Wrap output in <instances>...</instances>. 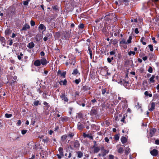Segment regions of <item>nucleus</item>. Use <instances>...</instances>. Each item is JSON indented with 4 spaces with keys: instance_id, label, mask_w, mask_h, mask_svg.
<instances>
[{
    "instance_id": "obj_62",
    "label": "nucleus",
    "mask_w": 159,
    "mask_h": 159,
    "mask_svg": "<svg viewBox=\"0 0 159 159\" xmlns=\"http://www.w3.org/2000/svg\"><path fill=\"white\" fill-rule=\"evenodd\" d=\"M27 131V130H22L21 131V134L23 135L25 134L26 133Z\"/></svg>"
},
{
    "instance_id": "obj_53",
    "label": "nucleus",
    "mask_w": 159,
    "mask_h": 159,
    "mask_svg": "<svg viewBox=\"0 0 159 159\" xmlns=\"http://www.w3.org/2000/svg\"><path fill=\"white\" fill-rule=\"evenodd\" d=\"M128 54L129 56H131L132 54H133L134 55L135 54V51H130L128 52Z\"/></svg>"
},
{
    "instance_id": "obj_64",
    "label": "nucleus",
    "mask_w": 159,
    "mask_h": 159,
    "mask_svg": "<svg viewBox=\"0 0 159 159\" xmlns=\"http://www.w3.org/2000/svg\"><path fill=\"white\" fill-rule=\"evenodd\" d=\"M28 3H29L28 1H27V0L25 1H24V2H23V4L25 6L28 5Z\"/></svg>"
},
{
    "instance_id": "obj_6",
    "label": "nucleus",
    "mask_w": 159,
    "mask_h": 159,
    "mask_svg": "<svg viewBox=\"0 0 159 159\" xmlns=\"http://www.w3.org/2000/svg\"><path fill=\"white\" fill-rule=\"evenodd\" d=\"M60 98L62 100H64L65 102H67L69 99L66 95L65 93H62L61 95L60 96Z\"/></svg>"
},
{
    "instance_id": "obj_55",
    "label": "nucleus",
    "mask_w": 159,
    "mask_h": 159,
    "mask_svg": "<svg viewBox=\"0 0 159 159\" xmlns=\"http://www.w3.org/2000/svg\"><path fill=\"white\" fill-rule=\"evenodd\" d=\"M12 115L11 114H8L7 113H6L5 114V116L7 118H9L11 117L12 116Z\"/></svg>"
},
{
    "instance_id": "obj_11",
    "label": "nucleus",
    "mask_w": 159,
    "mask_h": 159,
    "mask_svg": "<svg viewBox=\"0 0 159 159\" xmlns=\"http://www.w3.org/2000/svg\"><path fill=\"white\" fill-rule=\"evenodd\" d=\"M74 147L76 148H79L80 144L78 140H75L73 142Z\"/></svg>"
},
{
    "instance_id": "obj_46",
    "label": "nucleus",
    "mask_w": 159,
    "mask_h": 159,
    "mask_svg": "<svg viewBox=\"0 0 159 159\" xmlns=\"http://www.w3.org/2000/svg\"><path fill=\"white\" fill-rule=\"evenodd\" d=\"M120 44H127V42H126L125 39H123L120 42Z\"/></svg>"
},
{
    "instance_id": "obj_28",
    "label": "nucleus",
    "mask_w": 159,
    "mask_h": 159,
    "mask_svg": "<svg viewBox=\"0 0 159 159\" xmlns=\"http://www.w3.org/2000/svg\"><path fill=\"white\" fill-rule=\"evenodd\" d=\"M58 151L59 152L61 156H64L63 155V148L61 147L59 148L58 149Z\"/></svg>"
},
{
    "instance_id": "obj_27",
    "label": "nucleus",
    "mask_w": 159,
    "mask_h": 159,
    "mask_svg": "<svg viewBox=\"0 0 159 159\" xmlns=\"http://www.w3.org/2000/svg\"><path fill=\"white\" fill-rule=\"evenodd\" d=\"M67 81L65 79L64 80H61L59 82V84L60 85H66L67 84Z\"/></svg>"
},
{
    "instance_id": "obj_19",
    "label": "nucleus",
    "mask_w": 159,
    "mask_h": 159,
    "mask_svg": "<svg viewBox=\"0 0 159 159\" xmlns=\"http://www.w3.org/2000/svg\"><path fill=\"white\" fill-rule=\"evenodd\" d=\"M34 65L36 66H40L41 62L40 60H35L34 62Z\"/></svg>"
},
{
    "instance_id": "obj_49",
    "label": "nucleus",
    "mask_w": 159,
    "mask_h": 159,
    "mask_svg": "<svg viewBox=\"0 0 159 159\" xmlns=\"http://www.w3.org/2000/svg\"><path fill=\"white\" fill-rule=\"evenodd\" d=\"M39 101L37 100V101H35L34 102L33 104H34V105L37 106L39 104V105L40 104V103H39Z\"/></svg>"
},
{
    "instance_id": "obj_63",
    "label": "nucleus",
    "mask_w": 159,
    "mask_h": 159,
    "mask_svg": "<svg viewBox=\"0 0 159 159\" xmlns=\"http://www.w3.org/2000/svg\"><path fill=\"white\" fill-rule=\"evenodd\" d=\"M66 75V72H63L62 73H61V76H62L64 78L65 77Z\"/></svg>"
},
{
    "instance_id": "obj_26",
    "label": "nucleus",
    "mask_w": 159,
    "mask_h": 159,
    "mask_svg": "<svg viewBox=\"0 0 159 159\" xmlns=\"http://www.w3.org/2000/svg\"><path fill=\"white\" fill-rule=\"evenodd\" d=\"M34 47V44L33 42H30L27 45V47L30 48L31 49Z\"/></svg>"
},
{
    "instance_id": "obj_54",
    "label": "nucleus",
    "mask_w": 159,
    "mask_h": 159,
    "mask_svg": "<svg viewBox=\"0 0 159 159\" xmlns=\"http://www.w3.org/2000/svg\"><path fill=\"white\" fill-rule=\"evenodd\" d=\"M148 47L150 49V50L151 51H152L153 50V45L151 44L149 45H148Z\"/></svg>"
},
{
    "instance_id": "obj_17",
    "label": "nucleus",
    "mask_w": 159,
    "mask_h": 159,
    "mask_svg": "<svg viewBox=\"0 0 159 159\" xmlns=\"http://www.w3.org/2000/svg\"><path fill=\"white\" fill-rule=\"evenodd\" d=\"M69 60L70 61L69 62V63L70 65H73V66L75 65L76 62V60L75 58H71L69 59Z\"/></svg>"
},
{
    "instance_id": "obj_3",
    "label": "nucleus",
    "mask_w": 159,
    "mask_h": 159,
    "mask_svg": "<svg viewBox=\"0 0 159 159\" xmlns=\"http://www.w3.org/2000/svg\"><path fill=\"white\" fill-rule=\"evenodd\" d=\"M120 83L121 85H123L127 89H129L130 86V84L128 81H126L124 80H120Z\"/></svg>"
},
{
    "instance_id": "obj_37",
    "label": "nucleus",
    "mask_w": 159,
    "mask_h": 159,
    "mask_svg": "<svg viewBox=\"0 0 159 159\" xmlns=\"http://www.w3.org/2000/svg\"><path fill=\"white\" fill-rule=\"evenodd\" d=\"M16 82V80H12L11 81H10L9 82H7V83H9L10 84V85H11L12 87H13L14 86L15 83Z\"/></svg>"
},
{
    "instance_id": "obj_58",
    "label": "nucleus",
    "mask_w": 159,
    "mask_h": 159,
    "mask_svg": "<svg viewBox=\"0 0 159 159\" xmlns=\"http://www.w3.org/2000/svg\"><path fill=\"white\" fill-rule=\"evenodd\" d=\"M30 25L32 26H34L35 25V22L33 20H31L30 21Z\"/></svg>"
},
{
    "instance_id": "obj_30",
    "label": "nucleus",
    "mask_w": 159,
    "mask_h": 159,
    "mask_svg": "<svg viewBox=\"0 0 159 159\" xmlns=\"http://www.w3.org/2000/svg\"><path fill=\"white\" fill-rule=\"evenodd\" d=\"M39 28L41 30H43V29H45L46 27L44 25L42 24H40L39 26Z\"/></svg>"
},
{
    "instance_id": "obj_18",
    "label": "nucleus",
    "mask_w": 159,
    "mask_h": 159,
    "mask_svg": "<svg viewBox=\"0 0 159 159\" xmlns=\"http://www.w3.org/2000/svg\"><path fill=\"white\" fill-rule=\"evenodd\" d=\"M156 131V129L155 128H152L151 129L150 132V134L151 137H152L155 134Z\"/></svg>"
},
{
    "instance_id": "obj_33",
    "label": "nucleus",
    "mask_w": 159,
    "mask_h": 159,
    "mask_svg": "<svg viewBox=\"0 0 159 159\" xmlns=\"http://www.w3.org/2000/svg\"><path fill=\"white\" fill-rule=\"evenodd\" d=\"M149 60L151 61L152 60V59L154 58V54L153 53H149Z\"/></svg>"
},
{
    "instance_id": "obj_51",
    "label": "nucleus",
    "mask_w": 159,
    "mask_h": 159,
    "mask_svg": "<svg viewBox=\"0 0 159 159\" xmlns=\"http://www.w3.org/2000/svg\"><path fill=\"white\" fill-rule=\"evenodd\" d=\"M132 36H129V39L127 40V44H128L129 43H131V40L132 39Z\"/></svg>"
},
{
    "instance_id": "obj_8",
    "label": "nucleus",
    "mask_w": 159,
    "mask_h": 159,
    "mask_svg": "<svg viewBox=\"0 0 159 159\" xmlns=\"http://www.w3.org/2000/svg\"><path fill=\"white\" fill-rule=\"evenodd\" d=\"M150 153L153 156H156L158 154V151L157 149H153L152 150L150 151Z\"/></svg>"
},
{
    "instance_id": "obj_1",
    "label": "nucleus",
    "mask_w": 159,
    "mask_h": 159,
    "mask_svg": "<svg viewBox=\"0 0 159 159\" xmlns=\"http://www.w3.org/2000/svg\"><path fill=\"white\" fill-rule=\"evenodd\" d=\"M71 31V30H70ZM71 31H65L62 32L61 34V38L63 40H69L72 37Z\"/></svg>"
},
{
    "instance_id": "obj_47",
    "label": "nucleus",
    "mask_w": 159,
    "mask_h": 159,
    "mask_svg": "<svg viewBox=\"0 0 159 159\" xmlns=\"http://www.w3.org/2000/svg\"><path fill=\"white\" fill-rule=\"evenodd\" d=\"M23 56V54L22 53H20V55H18L17 57V58L19 59V60L22 61V56Z\"/></svg>"
},
{
    "instance_id": "obj_35",
    "label": "nucleus",
    "mask_w": 159,
    "mask_h": 159,
    "mask_svg": "<svg viewBox=\"0 0 159 159\" xmlns=\"http://www.w3.org/2000/svg\"><path fill=\"white\" fill-rule=\"evenodd\" d=\"M127 115L126 114H125L123 115V116L122 117V118L120 119V121L121 122H122L123 123H125V117H127Z\"/></svg>"
},
{
    "instance_id": "obj_23",
    "label": "nucleus",
    "mask_w": 159,
    "mask_h": 159,
    "mask_svg": "<svg viewBox=\"0 0 159 159\" xmlns=\"http://www.w3.org/2000/svg\"><path fill=\"white\" fill-rule=\"evenodd\" d=\"M121 142L122 144H124L127 141V138L124 136L122 137L120 139Z\"/></svg>"
},
{
    "instance_id": "obj_25",
    "label": "nucleus",
    "mask_w": 159,
    "mask_h": 159,
    "mask_svg": "<svg viewBox=\"0 0 159 159\" xmlns=\"http://www.w3.org/2000/svg\"><path fill=\"white\" fill-rule=\"evenodd\" d=\"M109 16L111 17V18H113L114 16L113 13H112L107 12L106 13V16Z\"/></svg>"
},
{
    "instance_id": "obj_22",
    "label": "nucleus",
    "mask_w": 159,
    "mask_h": 159,
    "mask_svg": "<svg viewBox=\"0 0 159 159\" xmlns=\"http://www.w3.org/2000/svg\"><path fill=\"white\" fill-rule=\"evenodd\" d=\"M57 16V14H52L50 16V18L49 20V22H51L52 20H54L56 19Z\"/></svg>"
},
{
    "instance_id": "obj_61",
    "label": "nucleus",
    "mask_w": 159,
    "mask_h": 159,
    "mask_svg": "<svg viewBox=\"0 0 159 159\" xmlns=\"http://www.w3.org/2000/svg\"><path fill=\"white\" fill-rule=\"evenodd\" d=\"M78 117L79 118H81L83 117V114L81 113H79L78 115Z\"/></svg>"
},
{
    "instance_id": "obj_4",
    "label": "nucleus",
    "mask_w": 159,
    "mask_h": 159,
    "mask_svg": "<svg viewBox=\"0 0 159 159\" xmlns=\"http://www.w3.org/2000/svg\"><path fill=\"white\" fill-rule=\"evenodd\" d=\"M98 112V108L97 107H92L91 110L90 114L91 116H93L97 115Z\"/></svg>"
},
{
    "instance_id": "obj_41",
    "label": "nucleus",
    "mask_w": 159,
    "mask_h": 159,
    "mask_svg": "<svg viewBox=\"0 0 159 159\" xmlns=\"http://www.w3.org/2000/svg\"><path fill=\"white\" fill-rule=\"evenodd\" d=\"M82 89L83 90L85 91H86L87 90H89L91 88L90 87H89L86 86H84L83 87Z\"/></svg>"
},
{
    "instance_id": "obj_24",
    "label": "nucleus",
    "mask_w": 159,
    "mask_h": 159,
    "mask_svg": "<svg viewBox=\"0 0 159 159\" xmlns=\"http://www.w3.org/2000/svg\"><path fill=\"white\" fill-rule=\"evenodd\" d=\"M77 154V157L79 158H81L83 155V153L81 151H78L76 152Z\"/></svg>"
},
{
    "instance_id": "obj_2",
    "label": "nucleus",
    "mask_w": 159,
    "mask_h": 159,
    "mask_svg": "<svg viewBox=\"0 0 159 159\" xmlns=\"http://www.w3.org/2000/svg\"><path fill=\"white\" fill-rule=\"evenodd\" d=\"M10 17H12L16 15V8L13 7L9 8L8 14Z\"/></svg>"
},
{
    "instance_id": "obj_56",
    "label": "nucleus",
    "mask_w": 159,
    "mask_h": 159,
    "mask_svg": "<svg viewBox=\"0 0 159 159\" xmlns=\"http://www.w3.org/2000/svg\"><path fill=\"white\" fill-rule=\"evenodd\" d=\"M128 107V105L126 103H124V104L122 105V108L123 109H126Z\"/></svg>"
},
{
    "instance_id": "obj_34",
    "label": "nucleus",
    "mask_w": 159,
    "mask_h": 159,
    "mask_svg": "<svg viewBox=\"0 0 159 159\" xmlns=\"http://www.w3.org/2000/svg\"><path fill=\"white\" fill-rule=\"evenodd\" d=\"M46 36L47 37H45L43 39V40L45 41H46L48 40V37H51L52 36V34L51 33H48V34H46Z\"/></svg>"
},
{
    "instance_id": "obj_36",
    "label": "nucleus",
    "mask_w": 159,
    "mask_h": 159,
    "mask_svg": "<svg viewBox=\"0 0 159 159\" xmlns=\"http://www.w3.org/2000/svg\"><path fill=\"white\" fill-rule=\"evenodd\" d=\"M103 151L102 153V156L104 157H105L106 154L109 152V150H103Z\"/></svg>"
},
{
    "instance_id": "obj_38",
    "label": "nucleus",
    "mask_w": 159,
    "mask_h": 159,
    "mask_svg": "<svg viewBox=\"0 0 159 159\" xmlns=\"http://www.w3.org/2000/svg\"><path fill=\"white\" fill-rule=\"evenodd\" d=\"M130 149L129 148L127 147L125 149V154L126 155H128L130 152Z\"/></svg>"
},
{
    "instance_id": "obj_9",
    "label": "nucleus",
    "mask_w": 159,
    "mask_h": 159,
    "mask_svg": "<svg viewBox=\"0 0 159 159\" xmlns=\"http://www.w3.org/2000/svg\"><path fill=\"white\" fill-rule=\"evenodd\" d=\"M86 102V101L85 99H84L82 101H77V103L80 106H82L83 107H84L85 106V103Z\"/></svg>"
},
{
    "instance_id": "obj_39",
    "label": "nucleus",
    "mask_w": 159,
    "mask_h": 159,
    "mask_svg": "<svg viewBox=\"0 0 159 159\" xmlns=\"http://www.w3.org/2000/svg\"><path fill=\"white\" fill-rule=\"evenodd\" d=\"M124 151V148L123 147H120L117 150V152L118 153L120 154L122 153Z\"/></svg>"
},
{
    "instance_id": "obj_10",
    "label": "nucleus",
    "mask_w": 159,
    "mask_h": 159,
    "mask_svg": "<svg viewBox=\"0 0 159 159\" xmlns=\"http://www.w3.org/2000/svg\"><path fill=\"white\" fill-rule=\"evenodd\" d=\"M0 41L1 44L3 46H5L6 44V40L5 38L3 37H0Z\"/></svg>"
},
{
    "instance_id": "obj_21",
    "label": "nucleus",
    "mask_w": 159,
    "mask_h": 159,
    "mask_svg": "<svg viewBox=\"0 0 159 159\" xmlns=\"http://www.w3.org/2000/svg\"><path fill=\"white\" fill-rule=\"evenodd\" d=\"M69 118L67 116H64L61 118V120L63 122H66L69 120Z\"/></svg>"
},
{
    "instance_id": "obj_40",
    "label": "nucleus",
    "mask_w": 159,
    "mask_h": 159,
    "mask_svg": "<svg viewBox=\"0 0 159 159\" xmlns=\"http://www.w3.org/2000/svg\"><path fill=\"white\" fill-rule=\"evenodd\" d=\"M94 148L93 150L94 152L95 153H97L100 150V148H99L97 147H94Z\"/></svg>"
},
{
    "instance_id": "obj_52",
    "label": "nucleus",
    "mask_w": 159,
    "mask_h": 159,
    "mask_svg": "<svg viewBox=\"0 0 159 159\" xmlns=\"http://www.w3.org/2000/svg\"><path fill=\"white\" fill-rule=\"evenodd\" d=\"M49 141V139L48 138H46V139H43L42 140L43 142L44 143H47Z\"/></svg>"
},
{
    "instance_id": "obj_29",
    "label": "nucleus",
    "mask_w": 159,
    "mask_h": 159,
    "mask_svg": "<svg viewBox=\"0 0 159 159\" xmlns=\"http://www.w3.org/2000/svg\"><path fill=\"white\" fill-rule=\"evenodd\" d=\"M155 76L154 75H152V77H150L149 79V81L151 83H154L155 82V80H154L155 78Z\"/></svg>"
},
{
    "instance_id": "obj_50",
    "label": "nucleus",
    "mask_w": 159,
    "mask_h": 159,
    "mask_svg": "<svg viewBox=\"0 0 159 159\" xmlns=\"http://www.w3.org/2000/svg\"><path fill=\"white\" fill-rule=\"evenodd\" d=\"M159 98V95L158 94H156L153 95V99H158Z\"/></svg>"
},
{
    "instance_id": "obj_45",
    "label": "nucleus",
    "mask_w": 159,
    "mask_h": 159,
    "mask_svg": "<svg viewBox=\"0 0 159 159\" xmlns=\"http://www.w3.org/2000/svg\"><path fill=\"white\" fill-rule=\"evenodd\" d=\"M114 138L115 140H119L120 138L119 134H116L114 136Z\"/></svg>"
},
{
    "instance_id": "obj_59",
    "label": "nucleus",
    "mask_w": 159,
    "mask_h": 159,
    "mask_svg": "<svg viewBox=\"0 0 159 159\" xmlns=\"http://www.w3.org/2000/svg\"><path fill=\"white\" fill-rule=\"evenodd\" d=\"M55 35L57 36L58 38H59L60 36H61V34L59 32H57L55 34Z\"/></svg>"
},
{
    "instance_id": "obj_31",
    "label": "nucleus",
    "mask_w": 159,
    "mask_h": 159,
    "mask_svg": "<svg viewBox=\"0 0 159 159\" xmlns=\"http://www.w3.org/2000/svg\"><path fill=\"white\" fill-rule=\"evenodd\" d=\"M52 9L55 11H59V9L57 5L53 6L52 7Z\"/></svg>"
},
{
    "instance_id": "obj_32",
    "label": "nucleus",
    "mask_w": 159,
    "mask_h": 159,
    "mask_svg": "<svg viewBox=\"0 0 159 159\" xmlns=\"http://www.w3.org/2000/svg\"><path fill=\"white\" fill-rule=\"evenodd\" d=\"M144 95L146 96H149V97H151L152 96V94L151 93H149L148 91H146L144 92Z\"/></svg>"
},
{
    "instance_id": "obj_15",
    "label": "nucleus",
    "mask_w": 159,
    "mask_h": 159,
    "mask_svg": "<svg viewBox=\"0 0 159 159\" xmlns=\"http://www.w3.org/2000/svg\"><path fill=\"white\" fill-rule=\"evenodd\" d=\"M41 64L43 65H46L47 63V61L45 58H43L40 60Z\"/></svg>"
},
{
    "instance_id": "obj_14",
    "label": "nucleus",
    "mask_w": 159,
    "mask_h": 159,
    "mask_svg": "<svg viewBox=\"0 0 159 159\" xmlns=\"http://www.w3.org/2000/svg\"><path fill=\"white\" fill-rule=\"evenodd\" d=\"M87 45L89 46L88 47V50L89 52L90 58L91 59H92V50L90 47V44L89 43L88 44L87 43Z\"/></svg>"
},
{
    "instance_id": "obj_5",
    "label": "nucleus",
    "mask_w": 159,
    "mask_h": 159,
    "mask_svg": "<svg viewBox=\"0 0 159 159\" xmlns=\"http://www.w3.org/2000/svg\"><path fill=\"white\" fill-rule=\"evenodd\" d=\"M155 103L154 102H152L148 106V110L149 111H152L155 109Z\"/></svg>"
},
{
    "instance_id": "obj_42",
    "label": "nucleus",
    "mask_w": 159,
    "mask_h": 159,
    "mask_svg": "<svg viewBox=\"0 0 159 159\" xmlns=\"http://www.w3.org/2000/svg\"><path fill=\"white\" fill-rule=\"evenodd\" d=\"M148 3H145L143 5V10L146 9L148 8L149 7V6L148 5Z\"/></svg>"
},
{
    "instance_id": "obj_43",
    "label": "nucleus",
    "mask_w": 159,
    "mask_h": 159,
    "mask_svg": "<svg viewBox=\"0 0 159 159\" xmlns=\"http://www.w3.org/2000/svg\"><path fill=\"white\" fill-rule=\"evenodd\" d=\"M67 137V135L66 134H65L62 135L61 138V140L62 141L65 140Z\"/></svg>"
},
{
    "instance_id": "obj_44",
    "label": "nucleus",
    "mask_w": 159,
    "mask_h": 159,
    "mask_svg": "<svg viewBox=\"0 0 159 159\" xmlns=\"http://www.w3.org/2000/svg\"><path fill=\"white\" fill-rule=\"evenodd\" d=\"M84 27V25L83 23L80 24L78 26V28L79 29H83Z\"/></svg>"
},
{
    "instance_id": "obj_60",
    "label": "nucleus",
    "mask_w": 159,
    "mask_h": 159,
    "mask_svg": "<svg viewBox=\"0 0 159 159\" xmlns=\"http://www.w3.org/2000/svg\"><path fill=\"white\" fill-rule=\"evenodd\" d=\"M148 71L150 73H152V72L153 70H152V67L150 66L149 67V69L148 70Z\"/></svg>"
},
{
    "instance_id": "obj_20",
    "label": "nucleus",
    "mask_w": 159,
    "mask_h": 159,
    "mask_svg": "<svg viewBox=\"0 0 159 159\" xmlns=\"http://www.w3.org/2000/svg\"><path fill=\"white\" fill-rule=\"evenodd\" d=\"M80 73L79 72L78 70L77 69H75L74 70L72 73V74L75 75H76L78 74L79 75H80Z\"/></svg>"
},
{
    "instance_id": "obj_48",
    "label": "nucleus",
    "mask_w": 159,
    "mask_h": 159,
    "mask_svg": "<svg viewBox=\"0 0 159 159\" xmlns=\"http://www.w3.org/2000/svg\"><path fill=\"white\" fill-rule=\"evenodd\" d=\"M81 82V79L80 78L78 79H76L74 81V82H75V83L77 84H79V83Z\"/></svg>"
},
{
    "instance_id": "obj_13",
    "label": "nucleus",
    "mask_w": 159,
    "mask_h": 159,
    "mask_svg": "<svg viewBox=\"0 0 159 159\" xmlns=\"http://www.w3.org/2000/svg\"><path fill=\"white\" fill-rule=\"evenodd\" d=\"M84 128L86 127L87 129H89V126L90 125V123L89 122V121H85L84 122Z\"/></svg>"
},
{
    "instance_id": "obj_7",
    "label": "nucleus",
    "mask_w": 159,
    "mask_h": 159,
    "mask_svg": "<svg viewBox=\"0 0 159 159\" xmlns=\"http://www.w3.org/2000/svg\"><path fill=\"white\" fill-rule=\"evenodd\" d=\"M77 128L80 130H82L84 128V122H79L77 124Z\"/></svg>"
},
{
    "instance_id": "obj_57",
    "label": "nucleus",
    "mask_w": 159,
    "mask_h": 159,
    "mask_svg": "<svg viewBox=\"0 0 159 159\" xmlns=\"http://www.w3.org/2000/svg\"><path fill=\"white\" fill-rule=\"evenodd\" d=\"M21 136L20 135H18L16 137H15V138L13 139L14 140H18L21 137Z\"/></svg>"
},
{
    "instance_id": "obj_16",
    "label": "nucleus",
    "mask_w": 159,
    "mask_h": 159,
    "mask_svg": "<svg viewBox=\"0 0 159 159\" xmlns=\"http://www.w3.org/2000/svg\"><path fill=\"white\" fill-rule=\"evenodd\" d=\"M101 91L102 94L103 95L106 93V95H107V94H108L109 93V90H107L106 88H102L101 89Z\"/></svg>"
},
{
    "instance_id": "obj_12",
    "label": "nucleus",
    "mask_w": 159,
    "mask_h": 159,
    "mask_svg": "<svg viewBox=\"0 0 159 159\" xmlns=\"http://www.w3.org/2000/svg\"><path fill=\"white\" fill-rule=\"evenodd\" d=\"M30 28V27L29 25L27 23H25L23 25V28L21 30L22 31H26L27 29H29Z\"/></svg>"
}]
</instances>
